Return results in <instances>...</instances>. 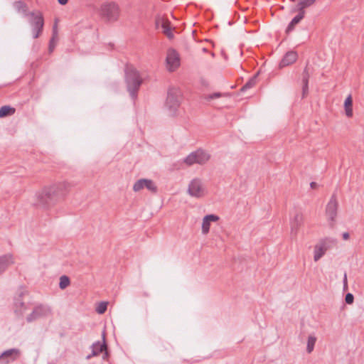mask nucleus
<instances>
[{"label": "nucleus", "instance_id": "obj_1", "mask_svg": "<svg viewBox=\"0 0 364 364\" xmlns=\"http://www.w3.org/2000/svg\"><path fill=\"white\" fill-rule=\"evenodd\" d=\"M70 185L67 182H58L43 187L36 193V205L44 209H50L69 191Z\"/></svg>", "mask_w": 364, "mask_h": 364}, {"label": "nucleus", "instance_id": "obj_2", "mask_svg": "<svg viewBox=\"0 0 364 364\" xmlns=\"http://www.w3.org/2000/svg\"><path fill=\"white\" fill-rule=\"evenodd\" d=\"M125 81L127 90L134 99L136 97V92L142 83V79L139 72L133 67H127L125 70Z\"/></svg>", "mask_w": 364, "mask_h": 364}, {"label": "nucleus", "instance_id": "obj_3", "mask_svg": "<svg viewBox=\"0 0 364 364\" xmlns=\"http://www.w3.org/2000/svg\"><path fill=\"white\" fill-rule=\"evenodd\" d=\"M120 9L117 4L113 1H106L101 4L99 15L106 22L113 23L119 19Z\"/></svg>", "mask_w": 364, "mask_h": 364}, {"label": "nucleus", "instance_id": "obj_4", "mask_svg": "<svg viewBox=\"0 0 364 364\" xmlns=\"http://www.w3.org/2000/svg\"><path fill=\"white\" fill-rule=\"evenodd\" d=\"M210 159V155L208 152L199 149L189 154L183 159V162L188 166L193 164L203 165L206 164Z\"/></svg>", "mask_w": 364, "mask_h": 364}, {"label": "nucleus", "instance_id": "obj_5", "mask_svg": "<svg viewBox=\"0 0 364 364\" xmlns=\"http://www.w3.org/2000/svg\"><path fill=\"white\" fill-rule=\"evenodd\" d=\"M28 22L32 27L33 37L37 38L42 33L44 21L42 14L40 11H32L29 13Z\"/></svg>", "mask_w": 364, "mask_h": 364}, {"label": "nucleus", "instance_id": "obj_6", "mask_svg": "<svg viewBox=\"0 0 364 364\" xmlns=\"http://www.w3.org/2000/svg\"><path fill=\"white\" fill-rule=\"evenodd\" d=\"M181 92L178 88L171 87L168 90L166 106L171 112H175L180 106Z\"/></svg>", "mask_w": 364, "mask_h": 364}, {"label": "nucleus", "instance_id": "obj_7", "mask_svg": "<svg viewBox=\"0 0 364 364\" xmlns=\"http://www.w3.org/2000/svg\"><path fill=\"white\" fill-rule=\"evenodd\" d=\"M187 193L192 197L200 198L207 194V190L202 180L195 178L189 183Z\"/></svg>", "mask_w": 364, "mask_h": 364}, {"label": "nucleus", "instance_id": "obj_8", "mask_svg": "<svg viewBox=\"0 0 364 364\" xmlns=\"http://www.w3.org/2000/svg\"><path fill=\"white\" fill-rule=\"evenodd\" d=\"M336 244V240L333 238H325L321 240L314 247V259L318 261L331 247Z\"/></svg>", "mask_w": 364, "mask_h": 364}, {"label": "nucleus", "instance_id": "obj_9", "mask_svg": "<svg viewBox=\"0 0 364 364\" xmlns=\"http://www.w3.org/2000/svg\"><path fill=\"white\" fill-rule=\"evenodd\" d=\"M338 203L336 199V196L335 194H333L326 208V215L329 223V225L331 228L334 226L336 223V218L338 213Z\"/></svg>", "mask_w": 364, "mask_h": 364}, {"label": "nucleus", "instance_id": "obj_10", "mask_svg": "<svg viewBox=\"0 0 364 364\" xmlns=\"http://www.w3.org/2000/svg\"><path fill=\"white\" fill-rule=\"evenodd\" d=\"M146 188L153 193H156L158 191L157 186L155 183L151 179L141 178L135 182L133 186V190L135 192L140 191Z\"/></svg>", "mask_w": 364, "mask_h": 364}, {"label": "nucleus", "instance_id": "obj_11", "mask_svg": "<svg viewBox=\"0 0 364 364\" xmlns=\"http://www.w3.org/2000/svg\"><path fill=\"white\" fill-rule=\"evenodd\" d=\"M166 61L168 70L169 71L175 70L180 65L178 53L174 49H168Z\"/></svg>", "mask_w": 364, "mask_h": 364}, {"label": "nucleus", "instance_id": "obj_12", "mask_svg": "<svg viewBox=\"0 0 364 364\" xmlns=\"http://www.w3.org/2000/svg\"><path fill=\"white\" fill-rule=\"evenodd\" d=\"M51 310L50 307L44 305L37 306L32 313L29 314L26 320L28 322H32L39 318L47 316L50 314Z\"/></svg>", "mask_w": 364, "mask_h": 364}, {"label": "nucleus", "instance_id": "obj_13", "mask_svg": "<svg viewBox=\"0 0 364 364\" xmlns=\"http://www.w3.org/2000/svg\"><path fill=\"white\" fill-rule=\"evenodd\" d=\"M21 355V350L18 348H11L5 350L0 355V363L9 364L17 360Z\"/></svg>", "mask_w": 364, "mask_h": 364}, {"label": "nucleus", "instance_id": "obj_14", "mask_svg": "<svg viewBox=\"0 0 364 364\" xmlns=\"http://www.w3.org/2000/svg\"><path fill=\"white\" fill-rule=\"evenodd\" d=\"M304 223V215L303 213L299 211H296L294 215V217L290 220V227H291V235L292 237H296L297 235L298 231L299 228Z\"/></svg>", "mask_w": 364, "mask_h": 364}, {"label": "nucleus", "instance_id": "obj_15", "mask_svg": "<svg viewBox=\"0 0 364 364\" xmlns=\"http://www.w3.org/2000/svg\"><path fill=\"white\" fill-rule=\"evenodd\" d=\"M92 353L87 355L86 359L90 360L92 357L97 356L100 353H103L104 350H107V344L105 342V334L102 335V341H97L92 343L91 346Z\"/></svg>", "mask_w": 364, "mask_h": 364}, {"label": "nucleus", "instance_id": "obj_16", "mask_svg": "<svg viewBox=\"0 0 364 364\" xmlns=\"http://www.w3.org/2000/svg\"><path fill=\"white\" fill-rule=\"evenodd\" d=\"M298 58V55L296 52L294 51H289L287 52L283 58L282 59L281 62L279 63V68H284L288 65H291L294 63Z\"/></svg>", "mask_w": 364, "mask_h": 364}, {"label": "nucleus", "instance_id": "obj_17", "mask_svg": "<svg viewBox=\"0 0 364 364\" xmlns=\"http://www.w3.org/2000/svg\"><path fill=\"white\" fill-rule=\"evenodd\" d=\"M219 220V217L215 215H205L202 222V232L204 235L208 233L210 230V222H216Z\"/></svg>", "mask_w": 364, "mask_h": 364}, {"label": "nucleus", "instance_id": "obj_18", "mask_svg": "<svg viewBox=\"0 0 364 364\" xmlns=\"http://www.w3.org/2000/svg\"><path fill=\"white\" fill-rule=\"evenodd\" d=\"M25 292L23 289H21L18 291V297L15 299V312L19 315H23L24 309H26L24 303L21 301V298L25 294Z\"/></svg>", "mask_w": 364, "mask_h": 364}, {"label": "nucleus", "instance_id": "obj_19", "mask_svg": "<svg viewBox=\"0 0 364 364\" xmlns=\"http://www.w3.org/2000/svg\"><path fill=\"white\" fill-rule=\"evenodd\" d=\"M14 263L13 257L6 255L0 257V274L3 273L11 264Z\"/></svg>", "mask_w": 364, "mask_h": 364}, {"label": "nucleus", "instance_id": "obj_20", "mask_svg": "<svg viewBox=\"0 0 364 364\" xmlns=\"http://www.w3.org/2000/svg\"><path fill=\"white\" fill-rule=\"evenodd\" d=\"M316 1V0H298V3L293 11L303 12L305 15V9L314 4Z\"/></svg>", "mask_w": 364, "mask_h": 364}, {"label": "nucleus", "instance_id": "obj_21", "mask_svg": "<svg viewBox=\"0 0 364 364\" xmlns=\"http://www.w3.org/2000/svg\"><path fill=\"white\" fill-rule=\"evenodd\" d=\"M298 14L292 18V20L289 23L288 26L286 28V33H289L292 31L294 30L295 26L300 23V21L304 18V14L303 12L298 11Z\"/></svg>", "mask_w": 364, "mask_h": 364}, {"label": "nucleus", "instance_id": "obj_22", "mask_svg": "<svg viewBox=\"0 0 364 364\" xmlns=\"http://www.w3.org/2000/svg\"><path fill=\"white\" fill-rule=\"evenodd\" d=\"M353 100L351 95H348L344 102L345 112L348 117L353 116V108H352Z\"/></svg>", "mask_w": 364, "mask_h": 364}, {"label": "nucleus", "instance_id": "obj_23", "mask_svg": "<svg viewBox=\"0 0 364 364\" xmlns=\"http://www.w3.org/2000/svg\"><path fill=\"white\" fill-rule=\"evenodd\" d=\"M15 112L16 109L14 107H10L9 105L2 106L0 108V118L13 115Z\"/></svg>", "mask_w": 364, "mask_h": 364}, {"label": "nucleus", "instance_id": "obj_24", "mask_svg": "<svg viewBox=\"0 0 364 364\" xmlns=\"http://www.w3.org/2000/svg\"><path fill=\"white\" fill-rule=\"evenodd\" d=\"M14 5L15 9L18 12L22 13V14L23 16H27L29 15L30 12L28 11L27 6L24 2L21 1H16Z\"/></svg>", "mask_w": 364, "mask_h": 364}, {"label": "nucleus", "instance_id": "obj_25", "mask_svg": "<svg viewBox=\"0 0 364 364\" xmlns=\"http://www.w3.org/2000/svg\"><path fill=\"white\" fill-rule=\"evenodd\" d=\"M161 27L163 28V33L167 36V38L169 39H172L173 38V34L171 28L169 25V22L168 21L162 19Z\"/></svg>", "mask_w": 364, "mask_h": 364}, {"label": "nucleus", "instance_id": "obj_26", "mask_svg": "<svg viewBox=\"0 0 364 364\" xmlns=\"http://www.w3.org/2000/svg\"><path fill=\"white\" fill-rule=\"evenodd\" d=\"M58 40V31L56 25H55L53 28V36L51 39L50 40L49 43V52L52 53L54 50V48L55 46V41Z\"/></svg>", "mask_w": 364, "mask_h": 364}, {"label": "nucleus", "instance_id": "obj_27", "mask_svg": "<svg viewBox=\"0 0 364 364\" xmlns=\"http://www.w3.org/2000/svg\"><path fill=\"white\" fill-rule=\"evenodd\" d=\"M258 73H256L252 77H251L245 85L241 88L242 91H245L255 85Z\"/></svg>", "mask_w": 364, "mask_h": 364}, {"label": "nucleus", "instance_id": "obj_28", "mask_svg": "<svg viewBox=\"0 0 364 364\" xmlns=\"http://www.w3.org/2000/svg\"><path fill=\"white\" fill-rule=\"evenodd\" d=\"M316 341V338L315 336H309L308 337L306 351L309 353H311L313 351Z\"/></svg>", "mask_w": 364, "mask_h": 364}, {"label": "nucleus", "instance_id": "obj_29", "mask_svg": "<svg viewBox=\"0 0 364 364\" xmlns=\"http://www.w3.org/2000/svg\"><path fill=\"white\" fill-rule=\"evenodd\" d=\"M225 94H223L221 92H214L213 94H209V95H204L203 96V98L204 100H205L206 101L208 102H210L214 99H217V98H220L222 96H224Z\"/></svg>", "mask_w": 364, "mask_h": 364}, {"label": "nucleus", "instance_id": "obj_30", "mask_svg": "<svg viewBox=\"0 0 364 364\" xmlns=\"http://www.w3.org/2000/svg\"><path fill=\"white\" fill-rule=\"evenodd\" d=\"M70 284V279L65 275H63L60 277L59 287L61 289H65Z\"/></svg>", "mask_w": 364, "mask_h": 364}, {"label": "nucleus", "instance_id": "obj_31", "mask_svg": "<svg viewBox=\"0 0 364 364\" xmlns=\"http://www.w3.org/2000/svg\"><path fill=\"white\" fill-rule=\"evenodd\" d=\"M107 304L106 302H101L96 309L98 314H102L107 310Z\"/></svg>", "mask_w": 364, "mask_h": 364}, {"label": "nucleus", "instance_id": "obj_32", "mask_svg": "<svg viewBox=\"0 0 364 364\" xmlns=\"http://www.w3.org/2000/svg\"><path fill=\"white\" fill-rule=\"evenodd\" d=\"M309 77H310V73L309 72L308 66L306 65V68H304L303 74H302V82H309Z\"/></svg>", "mask_w": 364, "mask_h": 364}, {"label": "nucleus", "instance_id": "obj_33", "mask_svg": "<svg viewBox=\"0 0 364 364\" xmlns=\"http://www.w3.org/2000/svg\"><path fill=\"white\" fill-rule=\"evenodd\" d=\"M302 83H303L302 95H303V97H304L308 93V91H309V82H302Z\"/></svg>", "mask_w": 364, "mask_h": 364}, {"label": "nucleus", "instance_id": "obj_34", "mask_svg": "<svg viewBox=\"0 0 364 364\" xmlns=\"http://www.w3.org/2000/svg\"><path fill=\"white\" fill-rule=\"evenodd\" d=\"M353 299H354V297H353V295L350 293H348L346 295V298H345V300H346V302L348 304H350L353 302Z\"/></svg>", "mask_w": 364, "mask_h": 364}, {"label": "nucleus", "instance_id": "obj_35", "mask_svg": "<svg viewBox=\"0 0 364 364\" xmlns=\"http://www.w3.org/2000/svg\"><path fill=\"white\" fill-rule=\"evenodd\" d=\"M343 282V289L346 290L348 289V282H347V274H346V273L344 274Z\"/></svg>", "mask_w": 364, "mask_h": 364}, {"label": "nucleus", "instance_id": "obj_36", "mask_svg": "<svg viewBox=\"0 0 364 364\" xmlns=\"http://www.w3.org/2000/svg\"><path fill=\"white\" fill-rule=\"evenodd\" d=\"M103 355H102V359L103 360H107V358H108V352H107V349L106 350H104L103 352Z\"/></svg>", "mask_w": 364, "mask_h": 364}, {"label": "nucleus", "instance_id": "obj_37", "mask_svg": "<svg viewBox=\"0 0 364 364\" xmlns=\"http://www.w3.org/2000/svg\"><path fill=\"white\" fill-rule=\"evenodd\" d=\"M343 240H347L349 238L348 232H343Z\"/></svg>", "mask_w": 364, "mask_h": 364}, {"label": "nucleus", "instance_id": "obj_38", "mask_svg": "<svg viewBox=\"0 0 364 364\" xmlns=\"http://www.w3.org/2000/svg\"><path fill=\"white\" fill-rule=\"evenodd\" d=\"M68 0H58V3L61 5H65L68 3Z\"/></svg>", "mask_w": 364, "mask_h": 364}, {"label": "nucleus", "instance_id": "obj_39", "mask_svg": "<svg viewBox=\"0 0 364 364\" xmlns=\"http://www.w3.org/2000/svg\"><path fill=\"white\" fill-rule=\"evenodd\" d=\"M310 186L312 188H315L317 186V183L316 182H311Z\"/></svg>", "mask_w": 364, "mask_h": 364}, {"label": "nucleus", "instance_id": "obj_40", "mask_svg": "<svg viewBox=\"0 0 364 364\" xmlns=\"http://www.w3.org/2000/svg\"><path fill=\"white\" fill-rule=\"evenodd\" d=\"M210 55H211V56H212V57H214V56H215L214 53H210Z\"/></svg>", "mask_w": 364, "mask_h": 364}, {"label": "nucleus", "instance_id": "obj_41", "mask_svg": "<svg viewBox=\"0 0 364 364\" xmlns=\"http://www.w3.org/2000/svg\"><path fill=\"white\" fill-rule=\"evenodd\" d=\"M203 52H207V49L206 48H203Z\"/></svg>", "mask_w": 364, "mask_h": 364}]
</instances>
